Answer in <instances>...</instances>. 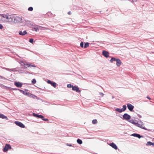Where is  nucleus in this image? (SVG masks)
<instances>
[{
	"instance_id": "473e14b6",
	"label": "nucleus",
	"mask_w": 154,
	"mask_h": 154,
	"mask_svg": "<svg viewBox=\"0 0 154 154\" xmlns=\"http://www.w3.org/2000/svg\"><path fill=\"white\" fill-rule=\"evenodd\" d=\"M29 42L32 44H33V43L34 42V40L33 38H31L29 39Z\"/></svg>"
},
{
	"instance_id": "37998d69",
	"label": "nucleus",
	"mask_w": 154,
	"mask_h": 154,
	"mask_svg": "<svg viewBox=\"0 0 154 154\" xmlns=\"http://www.w3.org/2000/svg\"><path fill=\"white\" fill-rule=\"evenodd\" d=\"M137 116H138V117L139 118H141V117H142V116H141V115H140V114H137Z\"/></svg>"
},
{
	"instance_id": "6e6d98bb",
	"label": "nucleus",
	"mask_w": 154,
	"mask_h": 154,
	"mask_svg": "<svg viewBox=\"0 0 154 154\" xmlns=\"http://www.w3.org/2000/svg\"><path fill=\"white\" fill-rule=\"evenodd\" d=\"M135 122H138L137 121V120H135Z\"/></svg>"
},
{
	"instance_id": "20e7f679",
	"label": "nucleus",
	"mask_w": 154,
	"mask_h": 154,
	"mask_svg": "<svg viewBox=\"0 0 154 154\" xmlns=\"http://www.w3.org/2000/svg\"><path fill=\"white\" fill-rule=\"evenodd\" d=\"M12 149V147L9 144H6L3 148V150L4 152H6L8 151V149Z\"/></svg>"
},
{
	"instance_id": "09e8293b",
	"label": "nucleus",
	"mask_w": 154,
	"mask_h": 154,
	"mask_svg": "<svg viewBox=\"0 0 154 154\" xmlns=\"http://www.w3.org/2000/svg\"><path fill=\"white\" fill-rule=\"evenodd\" d=\"M67 145L68 146H72V145L71 144H68V143H67Z\"/></svg>"
},
{
	"instance_id": "dca6fc26",
	"label": "nucleus",
	"mask_w": 154,
	"mask_h": 154,
	"mask_svg": "<svg viewBox=\"0 0 154 154\" xmlns=\"http://www.w3.org/2000/svg\"><path fill=\"white\" fill-rule=\"evenodd\" d=\"M116 61V65L118 67L120 66L122 63V62L119 59L117 58Z\"/></svg>"
},
{
	"instance_id": "f704fd0d",
	"label": "nucleus",
	"mask_w": 154,
	"mask_h": 154,
	"mask_svg": "<svg viewBox=\"0 0 154 154\" xmlns=\"http://www.w3.org/2000/svg\"><path fill=\"white\" fill-rule=\"evenodd\" d=\"M84 42H81L80 43V47L82 48H84Z\"/></svg>"
},
{
	"instance_id": "b1692460",
	"label": "nucleus",
	"mask_w": 154,
	"mask_h": 154,
	"mask_svg": "<svg viewBox=\"0 0 154 154\" xmlns=\"http://www.w3.org/2000/svg\"><path fill=\"white\" fill-rule=\"evenodd\" d=\"M77 142L79 144H81L82 143V140L79 139H77Z\"/></svg>"
},
{
	"instance_id": "e433bc0d",
	"label": "nucleus",
	"mask_w": 154,
	"mask_h": 154,
	"mask_svg": "<svg viewBox=\"0 0 154 154\" xmlns=\"http://www.w3.org/2000/svg\"><path fill=\"white\" fill-rule=\"evenodd\" d=\"M33 29L36 32L38 30V28L35 27L33 28Z\"/></svg>"
},
{
	"instance_id": "de8ad7c7",
	"label": "nucleus",
	"mask_w": 154,
	"mask_h": 154,
	"mask_svg": "<svg viewBox=\"0 0 154 154\" xmlns=\"http://www.w3.org/2000/svg\"><path fill=\"white\" fill-rule=\"evenodd\" d=\"M146 98L148 99H149V100H150L151 99V98L149 96H147L146 97Z\"/></svg>"
},
{
	"instance_id": "2eb2a0df",
	"label": "nucleus",
	"mask_w": 154,
	"mask_h": 154,
	"mask_svg": "<svg viewBox=\"0 0 154 154\" xmlns=\"http://www.w3.org/2000/svg\"><path fill=\"white\" fill-rule=\"evenodd\" d=\"M19 34L20 35L23 36L27 34V32L26 30L24 31L23 32L20 31L19 32Z\"/></svg>"
},
{
	"instance_id": "864d4df0",
	"label": "nucleus",
	"mask_w": 154,
	"mask_h": 154,
	"mask_svg": "<svg viewBox=\"0 0 154 154\" xmlns=\"http://www.w3.org/2000/svg\"><path fill=\"white\" fill-rule=\"evenodd\" d=\"M102 11H100V13H101V14H103V13H102Z\"/></svg>"
},
{
	"instance_id": "7c9ffc66",
	"label": "nucleus",
	"mask_w": 154,
	"mask_h": 154,
	"mask_svg": "<svg viewBox=\"0 0 154 154\" xmlns=\"http://www.w3.org/2000/svg\"><path fill=\"white\" fill-rule=\"evenodd\" d=\"M36 81L35 79H33L32 80V83L33 84H34L35 83H36Z\"/></svg>"
},
{
	"instance_id": "bb28decb",
	"label": "nucleus",
	"mask_w": 154,
	"mask_h": 154,
	"mask_svg": "<svg viewBox=\"0 0 154 154\" xmlns=\"http://www.w3.org/2000/svg\"><path fill=\"white\" fill-rule=\"evenodd\" d=\"M128 121L129 122H130L131 123L133 124L134 125H135V124L136 122H134V120L132 119L131 120H129Z\"/></svg>"
},
{
	"instance_id": "c03bdc74",
	"label": "nucleus",
	"mask_w": 154,
	"mask_h": 154,
	"mask_svg": "<svg viewBox=\"0 0 154 154\" xmlns=\"http://www.w3.org/2000/svg\"><path fill=\"white\" fill-rule=\"evenodd\" d=\"M100 94L101 95V96H103V95H104V94H103V93H100Z\"/></svg>"
},
{
	"instance_id": "7ed1b4c3",
	"label": "nucleus",
	"mask_w": 154,
	"mask_h": 154,
	"mask_svg": "<svg viewBox=\"0 0 154 154\" xmlns=\"http://www.w3.org/2000/svg\"><path fill=\"white\" fill-rule=\"evenodd\" d=\"M123 120L128 121L131 118V116L129 115L127 113H125L122 116V117H121Z\"/></svg>"
},
{
	"instance_id": "393cba45",
	"label": "nucleus",
	"mask_w": 154,
	"mask_h": 154,
	"mask_svg": "<svg viewBox=\"0 0 154 154\" xmlns=\"http://www.w3.org/2000/svg\"><path fill=\"white\" fill-rule=\"evenodd\" d=\"M30 97L34 99H37L38 97L37 96L32 94H31V97Z\"/></svg>"
},
{
	"instance_id": "1a4fd4ad",
	"label": "nucleus",
	"mask_w": 154,
	"mask_h": 154,
	"mask_svg": "<svg viewBox=\"0 0 154 154\" xmlns=\"http://www.w3.org/2000/svg\"><path fill=\"white\" fill-rule=\"evenodd\" d=\"M47 83L49 84H51L54 88H56V83L53 81H52L50 80H48L47 81Z\"/></svg>"
},
{
	"instance_id": "a211bd4d",
	"label": "nucleus",
	"mask_w": 154,
	"mask_h": 154,
	"mask_svg": "<svg viewBox=\"0 0 154 154\" xmlns=\"http://www.w3.org/2000/svg\"><path fill=\"white\" fill-rule=\"evenodd\" d=\"M18 90L22 93L23 94L25 95V93H26V91H28L27 89H25L24 91H23V90L21 89H18Z\"/></svg>"
},
{
	"instance_id": "5fc2aeb1",
	"label": "nucleus",
	"mask_w": 154,
	"mask_h": 154,
	"mask_svg": "<svg viewBox=\"0 0 154 154\" xmlns=\"http://www.w3.org/2000/svg\"><path fill=\"white\" fill-rule=\"evenodd\" d=\"M27 73H28V74H30V72H27Z\"/></svg>"
},
{
	"instance_id": "a19ab883",
	"label": "nucleus",
	"mask_w": 154,
	"mask_h": 154,
	"mask_svg": "<svg viewBox=\"0 0 154 154\" xmlns=\"http://www.w3.org/2000/svg\"><path fill=\"white\" fill-rule=\"evenodd\" d=\"M7 90H12V88L11 87H8Z\"/></svg>"
},
{
	"instance_id": "4468645a",
	"label": "nucleus",
	"mask_w": 154,
	"mask_h": 154,
	"mask_svg": "<svg viewBox=\"0 0 154 154\" xmlns=\"http://www.w3.org/2000/svg\"><path fill=\"white\" fill-rule=\"evenodd\" d=\"M14 85L17 87H21L22 86L23 84L20 82L15 81L14 82Z\"/></svg>"
},
{
	"instance_id": "c85d7f7f",
	"label": "nucleus",
	"mask_w": 154,
	"mask_h": 154,
	"mask_svg": "<svg viewBox=\"0 0 154 154\" xmlns=\"http://www.w3.org/2000/svg\"><path fill=\"white\" fill-rule=\"evenodd\" d=\"M1 87L2 88H4L6 90H8V87L5 86V85H3L2 84H1Z\"/></svg>"
},
{
	"instance_id": "79ce46f5",
	"label": "nucleus",
	"mask_w": 154,
	"mask_h": 154,
	"mask_svg": "<svg viewBox=\"0 0 154 154\" xmlns=\"http://www.w3.org/2000/svg\"><path fill=\"white\" fill-rule=\"evenodd\" d=\"M18 89H17V88H12V90H18Z\"/></svg>"
},
{
	"instance_id": "3c124183",
	"label": "nucleus",
	"mask_w": 154,
	"mask_h": 154,
	"mask_svg": "<svg viewBox=\"0 0 154 154\" xmlns=\"http://www.w3.org/2000/svg\"><path fill=\"white\" fill-rule=\"evenodd\" d=\"M3 27L2 25L1 24V29H2L3 28Z\"/></svg>"
},
{
	"instance_id": "6e6552de",
	"label": "nucleus",
	"mask_w": 154,
	"mask_h": 154,
	"mask_svg": "<svg viewBox=\"0 0 154 154\" xmlns=\"http://www.w3.org/2000/svg\"><path fill=\"white\" fill-rule=\"evenodd\" d=\"M102 54L104 57L106 58L108 57L109 56V52L105 50H103L102 51Z\"/></svg>"
},
{
	"instance_id": "ea45409f",
	"label": "nucleus",
	"mask_w": 154,
	"mask_h": 154,
	"mask_svg": "<svg viewBox=\"0 0 154 154\" xmlns=\"http://www.w3.org/2000/svg\"><path fill=\"white\" fill-rule=\"evenodd\" d=\"M29 65H30V66L29 67H36V66L34 65H32L31 64H29Z\"/></svg>"
},
{
	"instance_id": "8fccbe9b",
	"label": "nucleus",
	"mask_w": 154,
	"mask_h": 154,
	"mask_svg": "<svg viewBox=\"0 0 154 154\" xmlns=\"http://www.w3.org/2000/svg\"><path fill=\"white\" fill-rule=\"evenodd\" d=\"M146 130H147L148 131H152V130H151L150 129H147L146 128Z\"/></svg>"
},
{
	"instance_id": "cd10ccee",
	"label": "nucleus",
	"mask_w": 154,
	"mask_h": 154,
	"mask_svg": "<svg viewBox=\"0 0 154 154\" xmlns=\"http://www.w3.org/2000/svg\"><path fill=\"white\" fill-rule=\"evenodd\" d=\"M122 109L123 111L124 112L126 109L127 106L125 105H124L123 106L122 108Z\"/></svg>"
},
{
	"instance_id": "6ab92c4d",
	"label": "nucleus",
	"mask_w": 154,
	"mask_h": 154,
	"mask_svg": "<svg viewBox=\"0 0 154 154\" xmlns=\"http://www.w3.org/2000/svg\"><path fill=\"white\" fill-rule=\"evenodd\" d=\"M146 146H154V142L152 143L150 141H148L147 143L146 144Z\"/></svg>"
},
{
	"instance_id": "a18cd8bd",
	"label": "nucleus",
	"mask_w": 154,
	"mask_h": 154,
	"mask_svg": "<svg viewBox=\"0 0 154 154\" xmlns=\"http://www.w3.org/2000/svg\"><path fill=\"white\" fill-rule=\"evenodd\" d=\"M72 13L71 12V11H69L68 12V14L69 15H71V14Z\"/></svg>"
},
{
	"instance_id": "603ef678",
	"label": "nucleus",
	"mask_w": 154,
	"mask_h": 154,
	"mask_svg": "<svg viewBox=\"0 0 154 154\" xmlns=\"http://www.w3.org/2000/svg\"><path fill=\"white\" fill-rule=\"evenodd\" d=\"M1 79H5V78L4 77H3V76H1Z\"/></svg>"
},
{
	"instance_id": "f257e3e1",
	"label": "nucleus",
	"mask_w": 154,
	"mask_h": 154,
	"mask_svg": "<svg viewBox=\"0 0 154 154\" xmlns=\"http://www.w3.org/2000/svg\"><path fill=\"white\" fill-rule=\"evenodd\" d=\"M22 18L18 17H15L13 15H10L9 18V22L14 23H18L22 21Z\"/></svg>"
},
{
	"instance_id": "412c9836",
	"label": "nucleus",
	"mask_w": 154,
	"mask_h": 154,
	"mask_svg": "<svg viewBox=\"0 0 154 154\" xmlns=\"http://www.w3.org/2000/svg\"><path fill=\"white\" fill-rule=\"evenodd\" d=\"M117 59V58H116L114 57H112L111 58L110 61V62L112 63L114 61H116Z\"/></svg>"
},
{
	"instance_id": "4c0bfd02",
	"label": "nucleus",
	"mask_w": 154,
	"mask_h": 154,
	"mask_svg": "<svg viewBox=\"0 0 154 154\" xmlns=\"http://www.w3.org/2000/svg\"><path fill=\"white\" fill-rule=\"evenodd\" d=\"M42 120L45 121H48V119L45 118L44 117V116Z\"/></svg>"
},
{
	"instance_id": "9b49d317",
	"label": "nucleus",
	"mask_w": 154,
	"mask_h": 154,
	"mask_svg": "<svg viewBox=\"0 0 154 154\" xmlns=\"http://www.w3.org/2000/svg\"><path fill=\"white\" fill-rule=\"evenodd\" d=\"M72 90L73 91H76L77 92H80L81 91V90L79 89V88L77 86H73Z\"/></svg>"
},
{
	"instance_id": "f03ea898",
	"label": "nucleus",
	"mask_w": 154,
	"mask_h": 154,
	"mask_svg": "<svg viewBox=\"0 0 154 154\" xmlns=\"http://www.w3.org/2000/svg\"><path fill=\"white\" fill-rule=\"evenodd\" d=\"M10 16H8L7 15L1 14V21L2 22L8 21L9 22V18Z\"/></svg>"
},
{
	"instance_id": "58836bf2",
	"label": "nucleus",
	"mask_w": 154,
	"mask_h": 154,
	"mask_svg": "<svg viewBox=\"0 0 154 154\" xmlns=\"http://www.w3.org/2000/svg\"><path fill=\"white\" fill-rule=\"evenodd\" d=\"M2 2L1 1V2ZM5 6V5H4V3H1V5H0V6H1V7H4V6Z\"/></svg>"
},
{
	"instance_id": "49530a36",
	"label": "nucleus",
	"mask_w": 154,
	"mask_h": 154,
	"mask_svg": "<svg viewBox=\"0 0 154 154\" xmlns=\"http://www.w3.org/2000/svg\"><path fill=\"white\" fill-rule=\"evenodd\" d=\"M139 123H140V124H142L143 123V122L140 120H139Z\"/></svg>"
},
{
	"instance_id": "9d476101",
	"label": "nucleus",
	"mask_w": 154,
	"mask_h": 154,
	"mask_svg": "<svg viewBox=\"0 0 154 154\" xmlns=\"http://www.w3.org/2000/svg\"><path fill=\"white\" fill-rule=\"evenodd\" d=\"M109 145L111 146L112 148H114V149L116 150L118 149V150L119 151V149H118V148L116 145L114 143L112 142L111 143H110L109 144Z\"/></svg>"
},
{
	"instance_id": "2f4dec72",
	"label": "nucleus",
	"mask_w": 154,
	"mask_h": 154,
	"mask_svg": "<svg viewBox=\"0 0 154 154\" xmlns=\"http://www.w3.org/2000/svg\"><path fill=\"white\" fill-rule=\"evenodd\" d=\"M2 68H3V69H6L7 70H8V71L12 70V71H15V69H8V68H3V67H2Z\"/></svg>"
},
{
	"instance_id": "f8f14e48",
	"label": "nucleus",
	"mask_w": 154,
	"mask_h": 154,
	"mask_svg": "<svg viewBox=\"0 0 154 154\" xmlns=\"http://www.w3.org/2000/svg\"><path fill=\"white\" fill-rule=\"evenodd\" d=\"M131 135L134 137H137L139 139H140L141 137L143 138V136L137 133L133 134Z\"/></svg>"
},
{
	"instance_id": "72a5a7b5",
	"label": "nucleus",
	"mask_w": 154,
	"mask_h": 154,
	"mask_svg": "<svg viewBox=\"0 0 154 154\" xmlns=\"http://www.w3.org/2000/svg\"><path fill=\"white\" fill-rule=\"evenodd\" d=\"M73 85H72L71 84H68L67 85V87L68 88H72V87H73Z\"/></svg>"
},
{
	"instance_id": "4be33fe9",
	"label": "nucleus",
	"mask_w": 154,
	"mask_h": 154,
	"mask_svg": "<svg viewBox=\"0 0 154 154\" xmlns=\"http://www.w3.org/2000/svg\"><path fill=\"white\" fill-rule=\"evenodd\" d=\"M31 93H29V92H28V91H26V93H25V94L24 95H25L26 96H27L29 97H31Z\"/></svg>"
},
{
	"instance_id": "c756f323",
	"label": "nucleus",
	"mask_w": 154,
	"mask_h": 154,
	"mask_svg": "<svg viewBox=\"0 0 154 154\" xmlns=\"http://www.w3.org/2000/svg\"><path fill=\"white\" fill-rule=\"evenodd\" d=\"M92 123L94 124H97V120L96 119H93L92 121Z\"/></svg>"
},
{
	"instance_id": "a878e982",
	"label": "nucleus",
	"mask_w": 154,
	"mask_h": 154,
	"mask_svg": "<svg viewBox=\"0 0 154 154\" xmlns=\"http://www.w3.org/2000/svg\"><path fill=\"white\" fill-rule=\"evenodd\" d=\"M23 63L24 65V68L25 69H26L30 66V65H29L28 64H26L25 63Z\"/></svg>"
},
{
	"instance_id": "39448f33",
	"label": "nucleus",
	"mask_w": 154,
	"mask_h": 154,
	"mask_svg": "<svg viewBox=\"0 0 154 154\" xmlns=\"http://www.w3.org/2000/svg\"><path fill=\"white\" fill-rule=\"evenodd\" d=\"M14 123L15 124L17 125L18 126L20 127L21 128H24L25 127V125L21 122L18 121H15L14 122Z\"/></svg>"
},
{
	"instance_id": "5701e85b",
	"label": "nucleus",
	"mask_w": 154,
	"mask_h": 154,
	"mask_svg": "<svg viewBox=\"0 0 154 154\" xmlns=\"http://www.w3.org/2000/svg\"><path fill=\"white\" fill-rule=\"evenodd\" d=\"M89 43L88 42L85 43V45H84V48H86L89 46Z\"/></svg>"
},
{
	"instance_id": "0eeeda50",
	"label": "nucleus",
	"mask_w": 154,
	"mask_h": 154,
	"mask_svg": "<svg viewBox=\"0 0 154 154\" xmlns=\"http://www.w3.org/2000/svg\"><path fill=\"white\" fill-rule=\"evenodd\" d=\"M143 125V124H140V123H139L138 122H136L134 125L136 126H137V127H138L139 128H142L144 130H146V128L145 127L143 126H142Z\"/></svg>"
},
{
	"instance_id": "c9c22d12",
	"label": "nucleus",
	"mask_w": 154,
	"mask_h": 154,
	"mask_svg": "<svg viewBox=\"0 0 154 154\" xmlns=\"http://www.w3.org/2000/svg\"><path fill=\"white\" fill-rule=\"evenodd\" d=\"M28 10L29 11H32L33 10V8L32 7H30L28 8Z\"/></svg>"
},
{
	"instance_id": "423d86ee",
	"label": "nucleus",
	"mask_w": 154,
	"mask_h": 154,
	"mask_svg": "<svg viewBox=\"0 0 154 154\" xmlns=\"http://www.w3.org/2000/svg\"><path fill=\"white\" fill-rule=\"evenodd\" d=\"M127 106L128 109L130 111L132 112L133 111V109L134 108V106L132 104L129 103H128L127 104Z\"/></svg>"
},
{
	"instance_id": "ddd939ff",
	"label": "nucleus",
	"mask_w": 154,
	"mask_h": 154,
	"mask_svg": "<svg viewBox=\"0 0 154 154\" xmlns=\"http://www.w3.org/2000/svg\"><path fill=\"white\" fill-rule=\"evenodd\" d=\"M33 116L35 117L36 118H40L42 119V118H43V116L41 115H38L37 114H36L35 113H32Z\"/></svg>"
},
{
	"instance_id": "f3484780",
	"label": "nucleus",
	"mask_w": 154,
	"mask_h": 154,
	"mask_svg": "<svg viewBox=\"0 0 154 154\" xmlns=\"http://www.w3.org/2000/svg\"><path fill=\"white\" fill-rule=\"evenodd\" d=\"M1 118L2 119H5L6 120H8V118L6 116L2 114H1Z\"/></svg>"
},
{
	"instance_id": "aec40b11",
	"label": "nucleus",
	"mask_w": 154,
	"mask_h": 154,
	"mask_svg": "<svg viewBox=\"0 0 154 154\" xmlns=\"http://www.w3.org/2000/svg\"><path fill=\"white\" fill-rule=\"evenodd\" d=\"M115 110L117 111V112H120V113H121V112H122L123 111L122 109H119V108H116L115 109Z\"/></svg>"
}]
</instances>
